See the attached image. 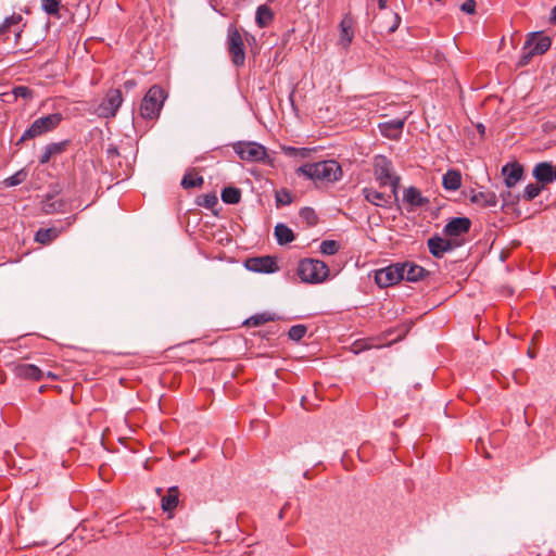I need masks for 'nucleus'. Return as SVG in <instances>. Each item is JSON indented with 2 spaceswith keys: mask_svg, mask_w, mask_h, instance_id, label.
<instances>
[{
  "mask_svg": "<svg viewBox=\"0 0 556 556\" xmlns=\"http://www.w3.org/2000/svg\"><path fill=\"white\" fill-rule=\"evenodd\" d=\"M298 175L323 182H336L342 177V168L334 160L307 163L296 169Z\"/></svg>",
  "mask_w": 556,
  "mask_h": 556,
  "instance_id": "1",
  "label": "nucleus"
},
{
  "mask_svg": "<svg viewBox=\"0 0 556 556\" xmlns=\"http://www.w3.org/2000/svg\"><path fill=\"white\" fill-rule=\"evenodd\" d=\"M374 176L380 187L389 186L393 193L399 190L401 177L394 172L393 163L384 155L374 157Z\"/></svg>",
  "mask_w": 556,
  "mask_h": 556,
  "instance_id": "2",
  "label": "nucleus"
},
{
  "mask_svg": "<svg viewBox=\"0 0 556 556\" xmlns=\"http://www.w3.org/2000/svg\"><path fill=\"white\" fill-rule=\"evenodd\" d=\"M63 121V115L59 112L48 114L35 119L30 126L23 132L17 143L30 139H35L59 127Z\"/></svg>",
  "mask_w": 556,
  "mask_h": 556,
  "instance_id": "3",
  "label": "nucleus"
},
{
  "mask_svg": "<svg viewBox=\"0 0 556 556\" xmlns=\"http://www.w3.org/2000/svg\"><path fill=\"white\" fill-rule=\"evenodd\" d=\"M167 94L160 86H152L140 104V115L144 119H156L160 116L164 101Z\"/></svg>",
  "mask_w": 556,
  "mask_h": 556,
  "instance_id": "4",
  "label": "nucleus"
},
{
  "mask_svg": "<svg viewBox=\"0 0 556 556\" xmlns=\"http://www.w3.org/2000/svg\"><path fill=\"white\" fill-rule=\"evenodd\" d=\"M298 275L304 282L320 283L329 276V268L323 261L306 258L300 262Z\"/></svg>",
  "mask_w": 556,
  "mask_h": 556,
  "instance_id": "5",
  "label": "nucleus"
},
{
  "mask_svg": "<svg viewBox=\"0 0 556 556\" xmlns=\"http://www.w3.org/2000/svg\"><path fill=\"white\" fill-rule=\"evenodd\" d=\"M233 151L238 156L247 162H262L270 164L271 160L267 155L266 148L257 142H236L232 144Z\"/></svg>",
  "mask_w": 556,
  "mask_h": 556,
  "instance_id": "6",
  "label": "nucleus"
},
{
  "mask_svg": "<svg viewBox=\"0 0 556 556\" xmlns=\"http://www.w3.org/2000/svg\"><path fill=\"white\" fill-rule=\"evenodd\" d=\"M227 47L231 62L236 66H241L245 61V51L243 38L235 25H229L227 30Z\"/></svg>",
  "mask_w": 556,
  "mask_h": 556,
  "instance_id": "7",
  "label": "nucleus"
},
{
  "mask_svg": "<svg viewBox=\"0 0 556 556\" xmlns=\"http://www.w3.org/2000/svg\"><path fill=\"white\" fill-rule=\"evenodd\" d=\"M123 103V96L119 89H110L101 104L97 109V114L100 117L111 118L114 117Z\"/></svg>",
  "mask_w": 556,
  "mask_h": 556,
  "instance_id": "8",
  "label": "nucleus"
},
{
  "mask_svg": "<svg viewBox=\"0 0 556 556\" xmlns=\"http://www.w3.org/2000/svg\"><path fill=\"white\" fill-rule=\"evenodd\" d=\"M403 266L400 263L392 264L375 273V281L380 288L393 286L403 280Z\"/></svg>",
  "mask_w": 556,
  "mask_h": 556,
  "instance_id": "9",
  "label": "nucleus"
},
{
  "mask_svg": "<svg viewBox=\"0 0 556 556\" xmlns=\"http://www.w3.org/2000/svg\"><path fill=\"white\" fill-rule=\"evenodd\" d=\"M23 27V16L20 13H13L0 25V37L3 41H9L12 34L14 36V43L18 45Z\"/></svg>",
  "mask_w": 556,
  "mask_h": 556,
  "instance_id": "10",
  "label": "nucleus"
},
{
  "mask_svg": "<svg viewBox=\"0 0 556 556\" xmlns=\"http://www.w3.org/2000/svg\"><path fill=\"white\" fill-rule=\"evenodd\" d=\"M460 244L462 241H454L447 237L442 238L440 236H433L427 241L429 252L437 258L443 257L446 252H451Z\"/></svg>",
  "mask_w": 556,
  "mask_h": 556,
  "instance_id": "11",
  "label": "nucleus"
},
{
  "mask_svg": "<svg viewBox=\"0 0 556 556\" xmlns=\"http://www.w3.org/2000/svg\"><path fill=\"white\" fill-rule=\"evenodd\" d=\"M471 226L467 217H454L444 227L443 233L451 240L459 241L458 238L466 235Z\"/></svg>",
  "mask_w": 556,
  "mask_h": 556,
  "instance_id": "12",
  "label": "nucleus"
},
{
  "mask_svg": "<svg viewBox=\"0 0 556 556\" xmlns=\"http://www.w3.org/2000/svg\"><path fill=\"white\" fill-rule=\"evenodd\" d=\"M245 268L250 271L270 274L278 270L276 260L271 256L250 257L245 261Z\"/></svg>",
  "mask_w": 556,
  "mask_h": 556,
  "instance_id": "13",
  "label": "nucleus"
},
{
  "mask_svg": "<svg viewBox=\"0 0 556 556\" xmlns=\"http://www.w3.org/2000/svg\"><path fill=\"white\" fill-rule=\"evenodd\" d=\"M363 194L369 203L380 206V207H388L392 204L393 201H397V191H395V194L393 193L392 189H390V192H381L374 188H364Z\"/></svg>",
  "mask_w": 556,
  "mask_h": 556,
  "instance_id": "14",
  "label": "nucleus"
},
{
  "mask_svg": "<svg viewBox=\"0 0 556 556\" xmlns=\"http://www.w3.org/2000/svg\"><path fill=\"white\" fill-rule=\"evenodd\" d=\"M556 166L549 162L538 163L533 168V177L544 187L555 180Z\"/></svg>",
  "mask_w": 556,
  "mask_h": 556,
  "instance_id": "15",
  "label": "nucleus"
},
{
  "mask_svg": "<svg viewBox=\"0 0 556 556\" xmlns=\"http://www.w3.org/2000/svg\"><path fill=\"white\" fill-rule=\"evenodd\" d=\"M551 43L549 37L534 33L526 40L523 50L530 48L535 55H540L551 48Z\"/></svg>",
  "mask_w": 556,
  "mask_h": 556,
  "instance_id": "16",
  "label": "nucleus"
},
{
  "mask_svg": "<svg viewBox=\"0 0 556 556\" xmlns=\"http://www.w3.org/2000/svg\"><path fill=\"white\" fill-rule=\"evenodd\" d=\"M14 374L18 378L34 381H40L45 376L43 371L39 367L27 363H20L15 365Z\"/></svg>",
  "mask_w": 556,
  "mask_h": 556,
  "instance_id": "17",
  "label": "nucleus"
},
{
  "mask_svg": "<svg viewBox=\"0 0 556 556\" xmlns=\"http://www.w3.org/2000/svg\"><path fill=\"white\" fill-rule=\"evenodd\" d=\"M68 144V140H64L60 142H52L43 147L39 156L40 164H47L51 159L64 153L67 150Z\"/></svg>",
  "mask_w": 556,
  "mask_h": 556,
  "instance_id": "18",
  "label": "nucleus"
},
{
  "mask_svg": "<svg viewBox=\"0 0 556 556\" xmlns=\"http://www.w3.org/2000/svg\"><path fill=\"white\" fill-rule=\"evenodd\" d=\"M502 175L505 178V185L511 188L522 178L523 167L517 162L506 164L502 168Z\"/></svg>",
  "mask_w": 556,
  "mask_h": 556,
  "instance_id": "19",
  "label": "nucleus"
},
{
  "mask_svg": "<svg viewBox=\"0 0 556 556\" xmlns=\"http://www.w3.org/2000/svg\"><path fill=\"white\" fill-rule=\"evenodd\" d=\"M354 21L352 16L345 15L342 21L340 22V38H339V45L342 48H348L350 43L352 42V39L354 37V30H353Z\"/></svg>",
  "mask_w": 556,
  "mask_h": 556,
  "instance_id": "20",
  "label": "nucleus"
},
{
  "mask_svg": "<svg viewBox=\"0 0 556 556\" xmlns=\"http://www.w3.org/2000/svg\"><path fill=\"white\" fill-rule=\"evenodd\" d=\"M405 119L396 118L379 124L381 134L389 139H397L403 130Z\"/></svg>",
  "mask_w": 556,
  "mask_h": 556,
  "instance_id": "21",
  "label": "nucleus"
},
{
  "mask_svg": "<svg viewBox=\"0 0 556 556\" xmlns=\"http://www.w3.org/2000/svg\"><path fill=\"white\" fill-rule=\"evenodd\" d=\"M403 201L408 204L412 208L421 207L429 203V200L422 197L419 189L416 187H408L404 190Z\"/></svg>",
  "mask_w": 556,
  "mask_h": 556,
  "instance_id": "22",
  "label": "nucleus"
},
{
  "mask_svg": "<svg viewBox=\"0 0 556 556\" xmlns=\"http://www.w3.org/2000/svg\"><path fill=\"white\" fill-rule=\"evenodd\" d=\"M401 265L404 268L403 279H405L407 281H413V282L418 281V280L422 279L427 274V270L419 265L408 264V263L401 264Z\"/></svg>",
  "mask_w": 556,
  "mask_h": 556,
  "instance_id": "23",
  "label": "nucleus"
},
{
  "mask_svg": "<svg viewBox=\"0 0 556 556\" xmlns=\"http://www.w3.org/2000/svg\"><path fill=\"white\" fill-rule=\"evenodd\" d=\"M179 490L177 486H172L167 490V493L162 497V509L167 513H172L178 505L179 502Z\"/></svg>",
  "mask_w": 556,
  "mask_h": 556,
  "instance_id": "24",
  "label": "nucleus"
},
{
  "mask_svg": "<svg viewBox=\"0 0 556 556\" xmlns=\"http://www.w3.org/2000/svg\"><path fill=\"white\" fill-rule=\"evenodd\" d=\"M443 187L450 191H456L462 186V175L456 169H450L443 175Z\"/></svg>",
  "mask_w": 556,
  "mask_h": 556,
  "instance_id": "25",
  "label": "nucleus"
},
{
  "mask_svg": "<svg viewBox=\"0 0 556 556\" xmlns=\"http://www.w3.org/2000/svg\"><path fill=\"white\" fill-rule=\"evenodd\" d=\"M275 237L277 242L281 245L290 243L294 240V233L292 229L285 224H277L275 226Z\"/></svg>",
  "mask_w": 556,
  "mask_h": 556,
  "instance_id": "26",
  "label": "nucleus"
},
{
  "mask_svg": "<svg viewBox=\"0 0 556 556\" xmlns=\"http://www.w3.org/2000/svg\"><path fill=\"white\" fill-rule=\"evenodd\" d=\"M273 17L274 15L271 9L268 5L262 4L257 8L255 21L260 27H266L269 25V23L273 21Z\"/></svg>",
  "mask_w": 556,
  "mask_h": 556,
  "instance_id": "27",
  "label": "nucleus"
},
{
  "mask_svg": "<svg viewBox=\"0 0 556 556\" xmlns=\"http://www.w3.org/2000/svg\"><path fill=\"white\" fill-rule=\"evenodd\" d=\"M276 315L275 314H271V313H268V312H265V313H261V314H256V315H253L251 316L250 318H248L245 321H244V325L247 326H253V327H258V326H262L268 321H274L276 320Z\"/></svg>",
  "mask_w": 556,
  "mask_h": 556,
  "instance_id": "28",
  "label": "nucleus"
},
{
  "mask_svg": "<svg viewBox=\"0 0 556 556\" xmlns=\"http://www.w3.org/2000/svg\"><path fill=\"white\" fill-rule=\"evenodd\" d=\"M471 201L486 207L495 206L497 204V198L493 192H479L471 198Z\"/></svg>",
  "mask_w": 556,
  "mask_h": 556,
  "instance_id": "29",
  "label": "nucleus"
},
{
  "mask_svg": "<svg viewBox=\"0 0 556 556\" xmlns=\"http://www.w3.org/2000/svg\"><path fill=\"white\" fill-rule=\"evenodd\" d=\"M59 236V230L55 228L39 229L36 232L35 239L41 244H48L52 242Z\"/></svg>",
  "mask_w": 556,
  "mask_h": 556,
  "instance_id": "30",
  "label": "nucleus"
},
{
  "mask_svg": "<svg viewBox=\"0 0 556 556\" xmlns=\"http://www.w3.org/2000/svg\"><path fill=\"white\" fill-rule=\"evenodd\" d=\"M222 200L227 204H237L241 199V191L235 187H226L222 191Z\"/></svg>",
  "mask_w": 556,
  "mask_h": 556,
  "instance_id": "31",
  "label": "nucleus"
},
{
  "mask_svg": "<svg viewBox=\"0 0 556 556\" xmlns=\"http://www.w3.org/2000/svg\"><path fill=\"white\" fill-rule=\"evenodd\" d=\"M203 184V177L193 173H187L181 179V187L185 189L201 187Z\"/></svg>",
  "mask_w": 556,
  "mask_h": 556,
  "instance_id": "32",
  "label": "nucleus"
},
{
  "mask_svg": "<svg viewBox=\"0 0 556 556\" xmlns=\"http://www.w3.org/2000/svg\"><path fill=\"white\" fill-rule=\"evenodd\" d=\"M28 173L25 168L17 170L14 175L4 179V185L7 187L17 186L26 180Z\"/></svg>",
  "mask_w": 556,
  "mask_h": 556,
  "instance_id": "33",
  "label": "nucleus"
},
{
  "mask_svg": "<svg viewBox=\"0 0 556 556\" xmlns=\"http://www.w3.org/2000/svg\"><path fill=\"white\" fill-rule=\"evenodd\" d=\"M11 96L14 100L22 98L29 101L34 98V90L26 86H17L13 88Z\"/></svg>",
  "mask_w": 556,
  "mask_h": 556,
  "instance_id": "34",
  "label": "nucleus"
},
{
  "mask_svg": "<svg viewBox=\"0 0 556 556\" xmlns=\"http://www.w3.org/2000/svg\"><path fill=\"white\" fill-rule=\"evenodd\" d=\"M61 0H41L42 10L49 15H58L60 11Z\"/></svg>",
  "mask_w": 556,
  "mask_h": 556,
  "instance_id": "35",
  "label": "nucleus"
},
{
  "mask_svg": "<svg viewBox=\"0 0 556 556\" xmlns=\"http://www.w3.org/2000/svg\"><path fill=\"white\" fill-rule=\"evenodd\" d=\"M218 202L216 194L208 193L198 197L197 203L205 208H213Z\"/></svg>",
  "mask_w": 556,
  "mask_h": 556,
  "instance_id": "36",
  "label": "nucleus"
},
{
  "mask_svg": "<svg viewBox=\"0 0 556 556\" xmlns=\"http://www.w3.org/2000/svg\"><path fill=\"white\" fill-rule=\"evenodd\" d=\"M544 188V186H539L538 184H529L526 188H525V193H523V197L526 200L528 201H531L533 200L534 198H536L542 189Z\"/></svg>",
  "mask_w": 556,
  "mask_h": 556,
  "instance_id": "37",
  "label": "nucleus"
},
{
  "mask_svg": "<svg viewBox=\"0 0 556 556\" xmlns=\"http://www.w3.org/2000/svg\"><path fill=\"white\" fill-rule=\"evenodd\" d=\"M339 244L334 240H325L320 243V252L326 255H333L338 252Z\"/></svg>",
  "mask_w": 556,
  "mask_h": 556,
  "instance_id": "38",
  "label": "nucleus"
},
{
  "mask_svg": "<svg viewBox=\"0 0 556 556\" xmlns=\"http://www.w3.org/2000/svg\"><path fill=\"white\" fill-rule=\"evenodd\" d=\"M306 331L307 328L304 325H294L289 329L288 336L291 340L300 341Z\"/></svg>",
  "mask_w": 556,
  "mask_h": 556,
  "instance_id": "39",
  "label": "nucleus"
},
{
  "mask_svg": "<svg viewBox=\"0 0 556 556\" xmlns=\"http://www.w3.org/2000/svg\"><path fill=\"white\" fill-rule=\"evenodd\" d=\"M292 193L287 189H281L276 192L277 206L289 205L292 202Z\"/></svg>",
  "mask_w": 556,
  "mask_h": 556,
  "instance_id": "40",
  "label": "nucleus"
},
{
  "mask_svg": "<svg viewBox=\"0 0 556 556\" xmlns=\"http://www.w3.org/2000/svg\"><path fill=\"white\" fill-rule=\"evenodd\" d=\"M401 24V17L396 13H391L389 16V21L387 22V33L392 34L394 33Z\"/></svg>",
  "mask_w": 556,
  "mask_h": 556,
  "instance_id": "41",
  "label": "nucleus"
},
{
  "mask_svg": "<svg viewBox=\"0 0 556 556\" xmlns=\"http://www.w3.org/2000/svg\"><path fill=\"white\" fill-rule=\"evenodd\" d=\"M300 215H301V217L306 219L307 223L311 225H314L317 222V216H316L314 210H312L309 207L302 208Z\"/></svg>",
  "mask_w": 556,
  "mask_h": 556,
  "instance_id": "42",
  "label": "nucleus"
},
{
  "mask_svg": "<svg viewBox=\"0 0 556 556\" xmlns=\"http://www.w3.org/2000/svg\"><path fill=\"white\" fill-rule=\"evenodd\" d=\"M535 54L533 53V51L528 48L527 50H523V53L519 60V65L520 66H526L527 64L530 63L532 56H534Z\"/></svg>",
  "mask_w": 556,
  "mask_h": 556,
  "instance_id": "43",
  "label": "nucleus"
},
{
  "mask_svg": "<svg viewBox=\"0 0 556 556\" xmlns=\"http://www.w3.org/2000/svg\"><path fill=\"white\" fill-rule=\"evenodd\" d=\"M460 9H462L463 12H465L467 14H472L476 11V1L475 0H466L462 4Z\"/></svg>",
  "mask_w": 556,
  "mask_h": 556,
  "instance_id": "44",
  "label": "nucleus"
},
{
  "mask_svg": "<svg viewBox=\"0 0 556 556\" xmlns=\"http://www.w3.org/2000/svg\"><path fill=\"white\" fill-rule=\"evenodd\" d=\"M410 326H412V324L403 325L402 327H400L397 329L400 331L399 336L395 339H393L391 342H396L399 340H402L406 336V333L409 331Z\"/></svg>",
  "mask_w": 556,
  "mask_h": 556,
  "instance_id": "45",
  "label": "nucleus"
},
{
  "mask_svg": "<svg viewBox=\"0 0 556 556\" xmlns=\"http://www.w3.org/2000/svg\"><path fill=\"white\" fill-rule=\"evenodd\" d=\"M106 154H108V157L109 159H114L115 156H117L119 153H118V150L115 146L111 144L109 146V148L106 149Z\"/></svg>",
  "mask_w": 556,
  "mask_h": 556,
  "instance_id": "46",
  "label": "nucleus"
},
{
  "mask_svg": "<svg viewBox=\"0 0 556 556\" xmlns=\"http://www.w3.org/2000/svg\"><path fill=\"white\" fill-rule=\"evenodd\" d=\"M172 544V540L170 539H167V540H164V541H161L159 542L157 544H154V546H162V547H167L168 545Z\"/></svg>",
  "mask_w": 556,
  "mask_h": 556,
  "instance_id": "47",
  "label": "nucleus"
},
{
  "mask_svg": "<svg viewBox=\"0 0 556 556\" xmlns=\"http://www.w3.org/2000/svg\"><path fill=\"white\" fill-rule=\"evenodd\" d=\"M135 86H136V81H135V80H132V79H129V80L125 81V84H124V87H125L126 89H131V88H134Z\"/></svg>",
  "mask_w": 556,
  "mask_h": 556,
  "instance_id": "48",
  "label": "nucleus"
},
{
  "mask_svg": "<svg viewBox=\"0 0 556 556\" xmlns=\"http://www.w3.org/2000/svg\"><path fill=\"white\" fill-rule=\"evenodd\" d=\"M549 22H551L552 24H555V23H556V5L553 8V10H552V12H551Z\"/></svg>",
  "mask_w": 556,
  "mask_h": 556,
  "instance_id": "49",
  "label": "nucleus"
},
{
  "mask_svg": "<svg viewBox=\"0 0 556 556\" xmlns=\"http://www.w3.org/2000/svg\"><path fill=\"white\" fill-rule=\"evenodd\" d=\"M285 152L289 155H292L294 153L298 152V149L293 148V147H288V148H285Z\"/></svg>",
  "mask_w": 556,
  "mask_h": 556,
  "instance_id": "50",
  "label": "nucleus"
},
{
  "mask_svg": "<svg viewBox=\"0 0 556 556\" xmlns=\"http://www.w3.org/2000/svg\"><path fill=\"white\" fill-rule=\"evenodd\" d=\"M47 377L52 379V380H56L58 379V376L55 374H53L52 371H48L47 372Z\"/></svg>",
  "mask_w": 556,
  "mask_h": 556,
  "instance_id": "51",
  "label": "nucleus"
},
{
  "mask_svg": "<svg viewBox=\"0 0 556 556\" xmlns=\"http://www.w3.org/2000/svg\"><path fill=\"white\" fill-rule=\"evenodd\" d=\"M378 5L380 9H384L387 5V0H378Z\"/></svg>",
  "mask_w": 556,
  "mask_h": 556,
  "instance_id": "52",
  "label": "nucleus"
},
{
  "mask_svg": "<svg viewBox=\"0 0 556 556\" xmlns=\"http://www.w3.org/2000/svg\"><path fill=\"white\" fill-rule=\"evenodd\" d=\"M51 206H52V205L45 204L43 210H45L47 213H52V212H53V208H52Z\"/></svg>",
  "mask_w": 556,
  "mask_h": 556,
  "instance_id": "53",
  "label": "nucleus"
},
{
  "mask_svg": "<svg viewBox=\"0 0 556 556\" xmlns=\"http://www.w3.org/2000/svg\"><path fill=\"white\" fill-rule=\"evenodd\" d=\"M528 355H529V357L534 358L536 354H535V352L532 349H529L528 350Z\"/></svg>",
  "mask_w": 556,
  "mask_h": 556,
  "instance_id": "54",
  "label": "nucleus"
},
{
  "mask_svg": "<svg viewBox=\"0 0 556 556\" xmlns=\"http://www.w3.org/2000/svg\"><path fill=\"white\" fill-rule=\"evenodd\" d=\"M285 509H286V506H285V507L280 510V513H279V518H280V519L282 518V514H283Z\"/></svg>",
  "mask_w": 556,
  "mask_h": 556,
  "instance_id": "55",
  "label": "nucleus"
},
{
  "mask_svg": "<svg viewBox=\"0 0 556 556\" xmlns=\"http://www.w3.org/2000/svg\"><path fill=\"white\" fill-rule=\"evenodd\" d=\"M301 155H302V156H305V155H306V150H305V149H302V150H301Z\"/></svg>",
  "mask_w": 556,
  "mask_h": 556,
  "instance_id": "56",
  "label": "nucleus"
},
{
  "mask_svg": "<svg viewBox=\"0 0 556 556\" xmlns=\"http://www.w3.org/2000/svg\"><path fill=\"white\" fill-rule=\"evenodd\" d=\"M540 336V332H535L533 339L538 338Z\"/></svg>",
  "mask_w": 556,
  "mask_h": 556,
  "instance_id": "57",
  "label": "nucleus"
},
{
  "mask_svg": "<svg viewBox=\"0 0 556 556\" xmlns=\"http://www.w3.org/2000/svg\"><path fill=\"white\" fill-rule=\"evenodd\" d=\"M480 131L483 132L484 131V127L483 126H480Z\"/></svg>",
  "mask_w": 556,
  "mask_h": 556,
  "instance_id": "58",
  "label": "nucleus"
}]
</instances>
